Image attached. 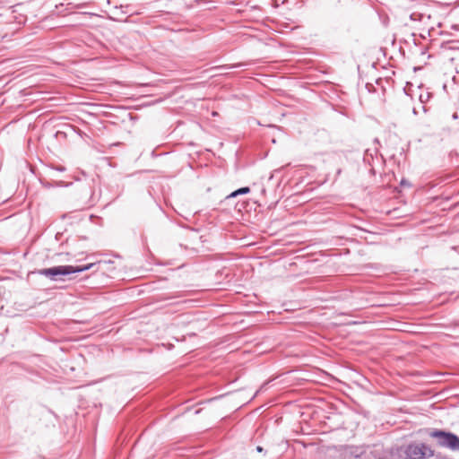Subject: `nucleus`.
<instances>
[{
    "instance_id": "nucleus-1",
    "label": "nucleus",
    "mask_w": 459,
    "mask_h": 459,
    "mask_svg": "<svg viewBox=\"0 0 459 459\" xmlns=\"http://www.w3.org/2000/svg\"><path fill=\"white\" fill-rule=\"evenodd\" d=\"M93 264H89L84 266H72V265H59L51 268L40 269L38 273L44 275L51 280L56 281L62 276H65L74 273H81L91 269Z\"/></svg>"
},
{
    "instance_id": "nucleus-2",
    "label": "nucleus",
    "mask_w": 459,
    "mask_h": 459,
    "mask_svg": "<svg viewBox=\"0 0 459 459\" xmlns=\"http://www.w3.org/2000/svg\"><path fill=\"white\" fill-rule=\"evenodd\" d=\"M429 437L435 438L439 446L459 451V437L451 432L435 429L429 432Z\"/></svg>"
},
{
    "instance_id": "nucleus-3",
    "label": "nucleus",
    "mask_w": 459,
    "mask_h": 459,
    "mask_svg": "<svg viewBox=\"0 0 459 459\" xmlns=\"http://www.w3.org/2000/svg\"><path fill=\"white\" fill-rule=\"evenodd\" d=\"M405 459H425L427 456H432L433 452L424 444H411L404 451Z\"/></svg>"
},
{
    "instance_id": "nucleus-4",
    "label": "nucleus",
    "mask_w": 459,
    "mask_h": 459,
    "mask_svg": "<svg viewBox=\"0 0 459 459\" xmlns=\"http://www.w3.org/2000/svg\"><path fill=\"white\" fill-rule=\"evenodd\" d=\"M249 192H250V188H249V187H247H247H241V188H239V189H238V190L234 191L233 193H231V194L228 196V198L235 197V196H237V195H238L247 194V193H249Z\"/></svg>"
},
{
    "instance_id": "nucleus-5",
    "label": "nucleus",
    "mask_w": 459,
    "mask_h": 459,
    "mask_svg": "<svg viewBox=\"0 0 459 459\" xmlns=\"http://www.w3.org/2000/svg\"><path fill=\"white\" fill-rule=\"evenodd\" d=\"M258 451H262V448L260 446L257 447Z\"/></svg>"
}]
</instances>
